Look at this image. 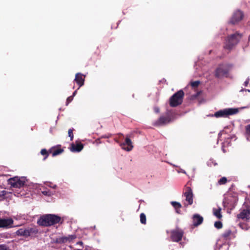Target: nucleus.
<instances>
[{"instance_id":"29","label":"nucleus","mask_w":250,"mask_h":250,"mask_svg":"<svg viewBox=\"0 0 250 250\" xmlns=\"http://www.w3.org/2000/svg\"><path fill=\"white\" fill-rule=\"evenodd\" d=\"M0 250H9L8 248L3 245H0Z\"/></svg>"},{"instance_id":"21","label":"nucleus","mask_w":250,"mask_h":250,"mask_svg":"<svg viewBox=\"0 0 250 250\" xmlns=\"http://www.w3.org/2000/svg\"><path fill=\"white\" fill-rule=\"evenodd\" d=\"M140 221L141 223L143 224H146V217L145 214L143 213L140 214Z\"/></svg>"},{"instance_id":"9","label":"nucleus","mask_w":250,"mask_h":250,"mask_svg":"<svg viewBox=\"0 0 250 250\" xmlns=\"http://www.w3.org/2000/svg\"><path fill=\"white\" fill-rule=\"evenodd\" d=\"M237 217L239 219L243 220H249L250 219V209L246 208L240 210V212L237 214Z\"/></svg>"},{"instance_id":"13","label":"nucleus","mask_w":250,"mask_h":250,"mask_svg":"<svg viewBox=\"0 0 250 250\" xmlns=\"http://www.w3.org/2000/svg\"><path fill=\"white\" fill-rule=\"evenodd\" d=\"M185 195L186 201L188 202L189 205H191L193 203V194L191 189L189 188H188Z\"/></svg>"},{"instance_id":"17","label":"nucleus","mask_w":250,"mask_h":250,"mask_svg":"<svg viewBox=\"0 0 250 250\" xmlns=\"http://www.w3.org/2000/svg\"><path fill=\"white\" fill-rule=\"evenodd\" d=\"M76 238V236L73 235H69L68 236L62 237L58 239V242L59 243H66L70 242Z\"/></svg>"},{"instance_id":"30","label":"nucleus","mask_w":250,"mask_h":250,"mask_svg":"<svg viewBox=\"0 0 250 250\" xmlns=\"http://www.w3.org/2000/svg\"><path fill=\"white\" fill-rule=\"evenodd\" d=\"M72 100H73L72 96H70V97H68L67 99V100H66V104H68L69 103H70Z\"/></svg>"},{"instance_id":"5","label":"nucleus","mask_w":250,"mask_h":250,"mask_svg":"<svg viewBox=\"0 0 250 250\" xmlns=\"http://www.w3.org/2000/svg\"><path fill=\"white\" fill-rule=\"evenodd\" d=\"M184 95V93L182 90L175 93L170 99V106L175 107L181 104Z\"/></svg>"},{"instance_id":"25","label":"nucleus","mask_w":250,"mask_h":250,"mask_svg":"<svg viewBox=\"0 0 250 250\" xmlns=\"http://www.w3.org/2000/svg\"><path fill=\"white\" fill-rule=\"evenodd\" d=\"M214 226L217 229H221L222 227V224L220 221L215 222Z\"/></svg>"},{"instance_id":"33","label":"nucleus","mask_w":250,"mask_h":250,"mask_svg":"<svg viewBox=\"0 0 250 250\" xmlns=\"http://www.w3.org/2000/svg\"><path fill=\"white\" fill-rule=\"evenodd\" d=\"M222 248H224L225 250H228L229 249V246L227 244H223L222 246Z\"/></svg>"},{"instance_id":"2","label":"nucleus","mask_w":250,"mask_h":250,"mask_svg":"<svg viewBox=\"0 0 250 250\" xmlns=\"http://www.w3.org/2000/svg\"><path fill=\"white\" fill-rule=\"evenodd\" d=\"M61 218L53 214H46L40 217L38 220V224L40 226H49L59 223Z\"/></svg>"},{"instance_id":"34","label":"nucleus","mask_w":250,"mask_h":250,"mask_svg":"<svg viewBox=\"0 0 250 250\" xmlns=\"http://www.w3.org/2000/svg\"><path fill=\"white\" fill-rule=\"evenodd\" d=\"M230 233H231L230 231H228V232L224 233L223 234V236L225 237H228L230 234Z\"/></svg>"},{"instance_id":"41","label":"nucleus","mask_w":250,"mask_h":250,"mask_svg":"<svg viewBox=\"0 0 250 250\" xmlns=\"http://www.w3.org/2000/svg\"><path fill=\"white\" fill-rule=\"evenodd\" d=\"M182 172H183L184 173H186V172H185V171H184V170H183V171H182Z\"/></svg>"},{"instance_id":"1","label":"nucleus","mask_w":250,"mask_h":250,"mask_svg":"<svg viewBox=\"0 0 250 250\" xmlns=\"http://www.w3.org/2000/svg\"><path fill=\"white\" fill-rule=\"evenodd\" d=\"M242 35L238 32L228 36L225 41L224 49L228 51V53L230 52L238 43Z\"/></svg>"},{"instance_id":"32","label":"nucleus","mask_w":250,"mask_h":250,"mask_svg":"<svg viewBox=\"0 0 250 250\" xmlns=\"http://www.w3.org/2000/svg\"><path fill=\"white\" fill-rule=\"evenodd\" d=\"M246 129L247 132L250 134V125H249L246 126Z\"/></svg>"},{"instance_id":"31","label":"nucleus","mask_w":250,"mask_h":250,"mask_svg":"<svg viewBox=\"0 0 250 250\" xmlns=\"http://www.w3.org/2000/svg\"><path fill=\"white\" fill-rule=\"evenodd\" d=\"M41 153L43 155H46L47 154V152L46 149H42L41 151Z\"/></svg>"},{"instance_id":"42","label":"nucleus","mask_w":250,"mask_h":250,"mask_svg":"<svg viewBox=\"0 0 250 250\" xmlns=\"http://www.w3.org/2000/svg\"><path fill=\"white\" fill-rule=\"evenodd\" d=\"M246 91H249V92H250V90H249V89H248V90H246Z\"/></svg>"},{"instance_id":"26","label":"nucleus","mask_w":250,"mask_h":250,"mask_svg":"<svg viewBox=\"0 0 250 250\" xmlns=\"http://www.w3.org/2000/svg\"><path fill=\"white\" fill-rule=\"evenodd\" d=\"M239 226L243 229L247 230L249 228V227L248 226V225L244 223H240L239 224Z\"/></svg>"},{"instance_id":"6","label":"nucleus","mask_w":250,"mask_h":250,"mask_svg":"<svg viewBox=\"0 0 250 250\" xmlns=\"http://www.w3.org/2000/svg\"><path fill=\"white\" fill-rule=\"evenodd\" d=\"M37 232L38 230L35 228H21L16 231V234L17 235L27 237Z\"/></svg>"},{"instance_id":"11","label":"nucleus","mask_w":250,"mask_h":250,"mask_svg":"<svg viewBox=\"0 0 250 250\" xmlns=\"http://www.w3.org/2000/svg\"><path fill=\"white\" fill-rule=\"evenodd\" d=\"M74 81L79 85V88L84 84V76L80 73H77L75 75Z\"/></svg>"},{"instance_id":"19","label":"nucleus","mask_w":250,"mask_h":250,"mask_svg":"<svg viewBox=\"0 0 250 250\" xmlns=\"http://www.w3.org/2000/svg\"><path fill=\"white\" fill-rule=\"evenodd\" d=\"M171 204L175 208L177 213H179V209L181 208V205L180 203L176 201L171 202Z\"/></svg>"},{"instance_id":"36","label":"nucleus","mask_w":250,"mask_h":250,"mask_svg":"<svg viewBox=\"0 0 250 250\" xmlns=\"http://www.w3.org/2000/svg\"><path fill=\"white\" fill-rule=\"evenodd\" d=\"M154 109V111L156 113H159V109L158 107H155Z\"/></svg>"},{"instance_id":"3","label":"nucleus","mask_w":250,"mask_h":250,"mask_svg":"<svg viewBox=\"0 0 250 250\" xmlns=\"http://www.w3.org/2000/svg\"><path fill=\"white\" fill-rule=\"evenodd\" d=\"M27 180L24 177L15 176L8 180V183L11 187L15 188H20L24 186Z\"/></svg>"},{"instance_id":"4","label":"nucleus","mask_w":250,"mask_h":250,"mask_svg":"<svg viewBox=\"0 0 250 250\" xmlns=\"http://www.w3.org/2000/svg\"><path fill=\"white\" fill-rule=\"evenodd\" d=\"M238 111V108H225L216 112L214 114V116L216 118H227L230 115L237 113Z\"/></svg>"},{"instance_id":"38","label":"nucleus","mask_w":250,"mask_h":250,"mask_svg":"<svg viewBox=\"0 0 250 250\" xmlns=\"http://www.w3.org/2000/svg\"><path fill=\"white\" fill-rule=\"evenodd\" d=\"M78 244L82 245L83 244V242L80 241L77 243Z\"/></svg>"},{"instance_id":"40","label":"nucleus","mask_w":250,"mask_h":250,"mask_svg":"<svg viewBox=\"0 0 250 250\" xmlns=\"http://www.w3.org/2000/svg\"><path fill=\"white\" fill-rule=\"evenodd\" d=\"M56 187V185H54L53 187H52V188H55Z\"/></svg>"},{"instance_id":"7","label":"nucleus","mask_w":250,"mask_h":250,"mask_svg":"<svg viewBox=\"0 0 250 250\" xmlns=\"http://www.w3.org/2000/svg\"><path fill=\"white\" fill-rule=\"evenodd\" d=\"M244 17L243 13L239 10L235 11L231 18L229 23L232 24H235L241 21Z\"/></svg>"},{"instance_id":"12","label":"nucleus","mask_w":250,"mask_h":250,"mask_svg":"<svg viewBox=\"0 0 250 250\" xmlns=\"http://www.w3.org/2000/svg\"><path fill=\"white\" fill-rule=\"evenodd\" d=\"M170 121V120L168 117L162 116L154 123V125L157 126L163 125L168 124Z\"/></svg>"},{"instance_id":"22","label":"nucleus","mask_w":250,"mask_h":250,"mask_svg":"<svg viewBox=\"0 0 250 250\" xmlns=\"http://www.w3.org/2000/svg\"><path fill=\"white\" fill-rule=\"evenodd\" d=\"M200 83V82L199 81H196L194 82H192L190 83L191 86L193 88H196L198 86L199 84Z\"/></svg>"},{"instance_id":"16","label":"nucleus","mask_w":250,"mask_h":250,"mask_svg":"<svg viewBox=\"0 0 250 250\" xmlns=\"http://www.w3.org/2000/svg\"><path fill=\"white\" fill-rule=\"evenodd\" d=\"M228 71L227 69L220 67L216 70L215 75L216 77L219 78L227 74Z\"/></svg>"},{"instance_id":"20","label":"nucleus","mask_w":250,"mask_h":250,"mask_svg":"<svg viewBox=\"0 0 250 250\" xmlns=\"http://www.w3.org/2000/svg\"><path fill=\"white\" fill-rule=\"evenodd\" d=\"M221 208H219L218 209L213 208V212L214 216H215L217 218L220 219L222 216L221 213Z\"/></svg>"},{"instance_id":"35","label":"nucleus","mask_w":250,"mask_h":250,"mask_svg":"<svg viewBox=\"0 0 250 250\" xmlns=\"http://www.w3.org/2000/svg\"><path fill=\"white\" fill-rule=\"evenodd\" d=\"M249 79H248V80L245 82V83H244V85L245 86H247L249 83Z\"/></svg>"},{"instance_id":"23","label":"nucleus","mask_w":250,"mask_h":250,"mask_svg":"<svg viewBox=\"0 0 250 250\" xmlns=\"http://www.w3.org/2000/svg\"><path fill=\"white\" fill-rule=\"evenodd\" d=\"M62 151H63V150L61 149H56L52 153V155H53V156H57V155L61 154V153H62Z\"/></svg>"},{"instance_id":"28","label":"nucleus","mask_w":250,"mask_h":250,"mask_svg":"<svg viewBox=\"0 0 250 250\" xmlns=\"http://www.w3.org/2000/svg\"><path fill=\"white\" fill-rule=\"evenodd\" d=\"M42 193L44 195L50 196L52 193L48 190H44L42 191Z\"/></svg>"},{"instance_id":"10","label":"nucleus","mask_w":250,"mask_h":250,"mask_svg":"<svg viewBox=\"0 0 250 250\" xmlns=\"http://www.w3.org/2000/svg\"><path fill=\"white\" fill-rule=\"evenodd\" d=\"M120 146L122 149L127 151H131L133 147L132 142L128 136L126 137L125 142L122 143Z\"/></svg>"},{"instance_id":"39","label":"nucleus","mask_w":250,"mask_h":250,"mask_svg":"<svg viewBox=\"0 0 250 250\" xmlns=\"http://www.w3.org/2000/svg\"><path fill=\"white\" fill-rule=\"evenodd\" d=\"M211 52H212V50H209V52H208V54H211Z\"/></svg>"},{"instance_id":"14","label":"nucleus","mask_w":250,"mask_h":250,"mask_svg":"<svg viewBox=\"0 0 250 250\" xmlns=\"http://www.w3.org/2000/svg\"><path fill=\"white\" fill-rule=\"evenodd\" d=\"M13 221L11 218L0 219V228L7 227L11 225Z\"/></svg>"},{"instance_id":"8","label":"nucleus","mask_w":250,"mask_h":250,"mask_svg":"<svg viewBox=\"0 0 250 250\" xmlns=\"http://www.w3.org/2000/svg\"><path fill=\"white\" fill-rule=\"evenodd\" d=\"M183 231L179 229H176L171 232V239L174 242H178L183 236Z\"/></svg>"},{"instance_id":"27","label":"nucleus","mask_w":250,"mask_h":250,"mask_svg":"<svg viewBox=\"0 0 250 250\" xmlns=\"http://www.w3.org/2000/svg\"><path fill=\"white\" fill-rule=\"evenodd\" d=\"M68 136L70 137L71 140H72L73 139V130L69 129L68 131Z\"/></svg>"},{"instance_id":"24","label":"nucleus","mask_w":250,"mask_h":250,"mask_svg":"<svg viewBox=\"0 0 250 250\" xmlns=\"http://www.w3.org/2000/svg\"><path fill=\"white\" fill-rule=\"evenodd\" d=\"M227 181V178L226 177H224L221 178L218 181V183L220 185H223V184H225V183H226Z\"/></svg>"},{"instance_id":"15","label":"nucleus","mask_w":250,"mask_h":250,"mask_svg":"<svg viewBox=\"0 0 250 250\" xmlns=\"http://www.w3.org/2000/svg\"><path fill=\"white\" fill-rule=\"evenodd\" d=\"M192 219L193 224L194 226H197L201 224L203 221V218L198 214H194Z\"/></svg>"},{"instance_id":"18","label":"nucleus","mask_w":250,"mask_h":250,"mask_svg":"<svg viewBox=\"0 0 250 250\" xmlns=\"http://www.w3.org/2000/svg\"><path fill=\"white\" fill-rule=\"evenodd\" d=\"M83 148V145L81 143H78L76 145L72 144L70 150L72 152H80Z\"/></svg>"},{"instance_id":"43","label":"nucleus","mask_w":250,"mask_h":250,"mask_svg":"<svg viewBox=\"0 0 250 250\" xmlns=\"http://www.w3.org/2000/svg\"><path fill=\"white\" fill-rule=\"evenodd\" d=\"M249 40H250V36H249Z\"/></svg>"},{"instance_id":"37","label":"nucleus","mask_w":250,"mask_h":250,"mask_svg":"<svg viewBox=\"0 0 250 250\" xmlns=\"http://www.w3.org/2000/svg\"><path fill=\"white\" fill-rule=\"evenodd\" d=\"M76 93H77V91L76 90L74 92V93L73 94V95H72L73 97L76 95Z\"/></svg>"}]
</instances>
